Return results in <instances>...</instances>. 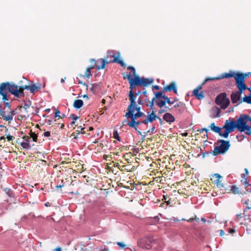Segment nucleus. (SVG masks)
Here are the masks:
<instances>
[{
	"label": "nucleus",
	"instance_id": "1",
	"mask_svg": "<svg viewBox=\"0 0 251 251\" xmlns=\"http://www.w3.org/2000/svg\"><path fill=\"white\" fill-rule=\"evenodd\" d=\"M107 56L113 57V60L110 61H107L106 58H100L97 60V62H100L101 63V66H97L96 69L100 70L101 69H104L105 67L106 64L109 63H118L120 64L122 67H126V64L123 62L122 60L119 59L118 57L116 56L113 51L112 50H109L107 51Z\"/></svg>",
	"mask_w": 251,
	"mask_h": 251
},
{
	"label": "nucleus",
	"instance_id": "2",
	"mask_svg": "<svg viewBox=\"0 0 251 251\" xmlns=\"http://www.w3.org/2000/svg\"><path fill=\"white\" fill-rule=\"evenodd\" d=\"M8 92H10L15 97L16 95L18 96L17 85L9 82L0 83V95L7 94Z\"/></svg>",
	"mask_w": 251,
	"mask_h": 251
},
{
	"label": "nucleus",
	"instance_id": "3",
	"mask_svg": "<svg viewBox=\"0 0 251 251\" xmlns=\"http://www.w3.org/2000/svg\"><path fill=\"white\" fill-rule=\"evenodd\" d=\"M215 103L219 105L221 109H225L230 104V100L226 97V93H221L215 99Z\"/></svg>",
	"mask_w": 251,
	"mask_h": 251
},
{
	"label": "nucleus",
	"instance_id": "4",
	"mask_svg": "<svg viewBox=\"0 0 251 251\" xmlns=\"http://www.w3.org/2000/svg\"><path fill=\"white\" fill-rule=\"evenodd\" d=\"M154 241L152 236L144 237L138 241V245L140 248L150 250L152 248V243Z\"/></svg>",
	"mask_w": 251,
	"mask_h": 251
},
{
	"label": "nucleus",
	"instance_id": "5",
	"mask_svg": "<svg viewBox=\"0 0 251 251\" xmlns=\"http://www.w3.org/2000/svg\"><path fill=\"white\" fill-rule=\"evenodd\" d=\"M248 116L246 115H242L237 120L236 122V128L241 132H244L247 129L249 128V126L247 124L248 120L247 118Z\"/></svg>",
	"mask_w": 251,
	"mask_h": 251
},
{
	"label": "nucleus",
	"instance_id": "6",
	"mask_svg": "<svg viewBox=\"0 0 251 251\" xmlns=\"http://www.w3.org/2000/svg\"><path fill=\"white\" fill-rule=\"evenodd\" d=\"M153 82L154 79L152 78H145L144 77H140L139 76H135L134 84L139 87H146L153 83Z\"/></svg>",
	"mask_w": 251,
	"mask_h": 251
},
{
	"label": "nucleus",
	"instance_id": "7",
	"mask_svg": "<svg viewBox=\"0 0 251 251\" xmlns=\"http://www.w3.org/2000/svg\"><path fill=\"white\" fill-rule=\"evenodd\" d=\"M218 142L221 143L219 146H217L214 149V151L217 154H223L226 152L230 147V143L229 141H225L224 140H219Z\"/></svg>",
	"mask_w": 251,
	"mask_h": 251
},
{
	"label": "nucleus",
	"instance_id": "8",
	"mask_svg": "<svg viewBox=\"0 0 251 251\" xmlns=\"http://www.w3.org/2000/svg\"><path fill=\"white\" fill-rule=\"evenodd\" d=\"M145 114L141 112H137L135 114L133 111V105L132 104H129L127 107V112L126 113L125 117L127 118H130V119L136 120L137 118L145 116Z\"/></svg>",
	"mask_w": 251,
	"mask_h": 251
},
{
	"label": "nucleus",
	"instance_id": "9",
	"mask_svg": "<svg viewBox=\"0 0 251 251\" xmlns=\"http://www.w3.org/2000/svg\"><path fill=\"white\" fill-rule=\"evenodd\" d=\"M132 87H129V91L128 92V98L129 100L130 101L129 104H133L134 103V101H135V100L136 99L137 96H139L140 94H142V92L140 90H138L137 92H134V88L136 87H139L138 85H133L132 86Z\"/></svg>",
	"mask_w": 251,
	"mask_h": 251
},
{
	"label": "nucleus",
	"instance_id": "10",
	"mask_svg": "<svg viewBox=\"0 0 251 251\" xmlns=\"http://www.w3.org/2000/svg\"><path fill=\"white\" fill-rule=\"evenodd\" d=\"M90 62L92 63H93V65L89 66L86 69L84 75H81V76L89 78L92 75L91 71L94 68L96 69L97 66H100L97 64L99 62H97V60L96 61L94 59H91L90 60Z\"/></svg>",
	"mask_w": 251,
	"mask_h": 251
},
{
	"label": "nucleus",
	"instance_id": "11",
	"mask_svg": "<svg viewBox=\"0 0 251 251\" xmlns=\"http://www.w3.org/2000/svg\"><path fill=\"white\" fill-rule=\"evenodd\" d=\"M223 128L231 132L234 131L235 128H236V122L234 120H232L231 121L226 120L225 122Z\"/></svg>",
	"mask_w": 251,
	"mask_h": 251
},
{
	"label": "nucleus",
	"instance_id": "12",
	"mask_svg": "<svg viewBox=\"0 0 251 251\" xmlns=\"http://www.w3.org/2000/svg\"><path fill=\"white\" fill-rule=\"evenodd\" d=\"M157 115L155 114V112L152 111L151 113L149 114L145 120L142 121V123L145 125H147L148 123H152L156 119H157Z\"/></svg>",
	"mask_w": 251,
	"mask_h": 251
},
{
	"label": "nucleus",
	"instance_id": "13",
	"mask_svg": "<svg viewBox=\"0 0 251 251\" xmlns=\"http://www.w3.org/2000/svg\"><path fill=\"white\" fill-rule=\"evenodd\" d=\"M29 86L25 85L22 86H18L17 85V91H18V96H15V98H21L24 97L25 96V93L24 91L25 89L29 90Z\"/></svg>",
	"mask_w": 251,
	"mask_h": 251
},
{
	"label": "nucleus",
	"instance_id": "14",
	"mask_svg": "<svg viewBox=\"0 0 251 251\" xmlns=\"http://www.w3.org/2000/svg\"><path fill=\"white\" fill-rule=\"evenodd\" d=\"M141 124H143L142 123V121H136V120L131 119L130 122H128L127 125L130 127L135 129L136 131L139 130L138 129V127L139 125Z\"/></svg>",
	"mask_w": 251,
	"mask_h": 251
},
{
	"label": "nucleus",
	"instance_id": "15",
	"mask_svg": "<svg viewBox=\"0 0 251 251\" xmlns=\"http://www.w3.org/2000/svg\"><path fill=\"white\" fill-rule=\"evenodd\" d=\"M201 88L202 86L199 85L193 91V94L197 98V99L199 100H202L204 97V95L202 92H199V90H201Z\"/></svg>",
	"mask_w": 251,
	"mask_h": 251
},
{
	"label": "nucleus",
	"instance_id": "16",
	"mask_svg": "<svg viewBox=\"0 0 251 251\" xmlns=\"http://www.w3.org/2000/svg\"><path fill=\"white\" fill-rule=\"evenodd\" d=\"M248 75V74H243L240 73H236L234 75V78L235 79L236 82H244L245 77Z\"/></svg>",
	"mask_w": 251,
	"mask_h": 251
},
{
	"label": "nucleus",
	"instance_id": "17",
	"mask_svg": "<svg viewBox=\"0 0 251 251\" xmlns=\"http://www.w3.org/2000/svg\"><path fill=\"white\" fill-rule=\"evenodd\" d=\"M131 74L130 73L125 74V73L123 74V78L124 79H127L128 80L129 87H132L134 84V81H135V76L133 77H131Z\"/></svg>",
	"mask_w": 251,
	"mask_h": 251
},
{
	"label": "nucleus",
	"instance_id": "18",
	"mask_svg": "<svg viewBox=\"0 0 251 251\" xmlns=\"http://www.w3.org/2000/svg\"><path fill=\"white\" fill-rule=\"evenodd\" d=\"M242 94H240L238 92H233L231 95V100L232 103H237L240 100V96Z\"/></svg>",
	"mask_w": 251,
	"mask_h": 251
},
{
	"label": "nucleus",
	"instance_id": "19",
	"mask_svg": "<svg viewBox=\"0 0 251 251\" xmlns=\"http://www.w3.org/2000/svg\"><path fill=\"white\" fill-rule=\"evenodd\" d=\"M164 91H164V90L163 89V90L157 92H154L153 93L154 94V97L153 98V100H155L159 99H162L164 100V99L166 97L165 95H163V93L164 92Z\"/></svg>",
	"mask_w": 251,
	"mask_h": 251
},
{
	"label": "nucleus",
	"instance_id": "20",
	"mask_svg": "<svg viewBox=\"0 0 251 251\" xmlns=\"http://www.w3.org/2000/svg\"><path fill=\"white\" fill-rule=\"evenodd\" d=\"M163 119L166 122L170 123L174 122L175 120V117L169 113H165L163 116Z\"/></svg>",
	"mask_w": 251,
	"mask_h": 251
},
{
	"label": "nucleus",
	"instance_id": "21",
	"mask_svg": "<svg viewBox=\"0 0 251 251\" xmlns=\"http://www.w3.org/2000/svg\"><path fill=\"white\" fill-rule=\"evenodd\" d=\"M4 109H2L1 106L0 107V114L3 118L4 120L6 121H11L13 120V117L11 115H5V112L4 111Z\"/></svg>",
	"mask_w": 251,
	"mask_h": 251
},
{
	"label": "nucleus",
	"instance_id": "22",
	"mask_svg": "<svg viewBox=\"0 0 251 251\" xmlns=\"http://www.w3.org/2000/svg\"><path fill=\"white\" fill-rule=\"evenodd\" d=\"M236 84L239 90L238 92L240 94H242L243 91L247 88L244 82L237 83Z\"/></svg>",
	"mask_w": 251,
	"mask_h": 251
},
{
	"label": "nucleus",
	"instance_id": "23",
	"mask_svg": "<svg viewBox=\"0 0 251 251\" xmlns=\"http://www.w3.org/2000/svg\"><path fill=\"white\" fill-rule=\"evenodd\" d=\"M176 87V83L172 82L169 85H167L163 88V90L166 92H170L173 91Z\"/></svg>",
	"mask_w": 251,
	"mask_h": 251
},
{
	"label": "nucleus",
	"instance_id": "24",
	"mask_svg": "<svg viewBox=\"0 0 251 251\" xmlns=\"http://www.w3.org/2000/svg\"><path fill=\"white\" fill-rule=\"evenodd\" d=\"M230 190L233 192V193L235 195L236 194H241L242 195H244L246 194V192H240L239 190V188L237 187L236 185H233L231 186Z\"/></svg>",
	"mask_w": 251,
	"mask_h": 251
},
{
	"label": "nucleus",
	"instance_id": "25",
	"mask_svg": "<svg viewBox=\"0 0 251 251\" xmlns=\"http://www.w3.org/2000/svg\"><path fill=\"white\" fill-rule=\"evenodd\" d=\"M178 192L179 194L181 195L184 197V198L187 200V196H188V190H187L185 188H182L179 189L178 190Z\"/></svg>",
	"mask_w": 251,
	"mask_h": 251
},
{
	"label": "nucleus",
	"instance_id": "26",
	"mask_svg": "<svg viewBox=\"0 0 251 251\" xmlns=\"http://www.w3.org/2000/svg\"><path fill=\"white\" fill-rule=\"evenodd\" d=\"M83 105V101L81 100H75L73 106L76 109L81 108Z\"/></svg>",
	"mask_w": 251,
	"mask_h": 251
},
{
	"label": "nucleus",
	"instance_id": "27",
	"mask_svg": "<svg viewBox=\"0 0 251 251\" xmlns=\"http://www.w3.org/2000/svg\"><path fill=\"white\" fill-rule=\"evenodd\" d=\"M155 103L159 107L162 108L163 107L165 106L166 104V100H160L157 99L155 100Z\"/></svg>",
	"mask_w": 251,
	"mask_h": 251
},
{
	"label": "nucleus",
	"instance_id": "28",
	"mask_svg": "<svg viewBox=\"0 0 251 251\" xmlns=\"http://www.w3.org/2000/svg\"><path fill=\"white\" fill-rule=\"evenodd\" d=\"M234 73L232 72V71H230L228 73H224L222 74V75L219 76L220 79L224 78H228L234 76Z\"/></svg>",
	"mask_w": 251,
	"mask_h": 251
},
{
	"label": "nucleus",
	"instance_id": "29",
	"mask_svg": "<svg viewBox=\"0 0 251 251\" xmlns=\"http://www.w3.org/2000/svg\"><path fill=\"white\" fill-rule=\"evenodd\" d=\"M3 191L7 195V196L10 198L14 197V193L11 189L9 188H6L3 189Z\"/></svg>",
	"mask_w": 251,
	"mask_h": 251
},
{
	"label": "nucleus",
	"instance_id": "30",
	"mask_svg": "<svg viewBox=\"0 0 251 251\" xmlns=\"http://www.w3.org/2000/svg\"><path fill=\"white\" fill-rule=\"evenodd\" d=\"M210 127L212 130L218 134L220 133V132L221 131L220 127L215 126L214 123L211 124Z\"/></svg>",
	"mask_w": 251,
	"mask_h": 251
},
{
	"label": "nucleus",
	"instance_id": "31",
	"mask_svg": "<svg viewBox=\"0 0 251 251\" xmlns=\"http://www.w3.org/2000/svg\"><path fill=\"white\" fill-rule=\"evenodd\" d=\"M21 146L24 149L26 150H28L31 148L30 143L22 142L21 143Z\"/></svg>",
	"mask_w": 251,
	"mask_h": 251
},
{
	"label": "nucleus",
	"instance_id": "32",
	"mask_svg": "<svg viewBox=\"0 0 251 251\" xmlns=\"http://www.w3.org/2000/svg\"><path fill=\"white\" fill-rule=\"evenodd\" d=\"M91 87L90 88V90L91 92H92L93 93L95 94L96 93V89L99 86V84L98 83H93L91 84Z\"/></svg>",
	"mask_w": 251,
	"mask_h": 251
},
{
	"label": "nucleus",
	"instance_id": "33",
	"mask_svg": "<svg viewBox=\"0 0 251 251\" xmlns=\"http://www.w3.org/2000/svg\"><path fill=\"white\" fill-rule=\"evenodd\" d=\"M29 134L30 137L32 138V140L34 142H37L38 136L35 134V132H32V130H30Z\"/></svg>",
	"mask_w": 251,
	"mask_h": 251
},
{
	"label": "nucleus",
	"instance_id": "34",
	"mask_svg": "<svg viewBox=\"0 0 251 251\" xmlns=\"http://www.w3.org/2000/svg\"><path fill=\"white\" fill-rule=\"evenodd\" d=\"M243 101L247 102V103L251 104V95L249 96H245L243 98Z\"/></svg>",
	"mask_w": 251,
	"mask_h": 251
},
{
	"label": "nucleus",
	"instance_id": "35",
	"mask_svg": "<svg viewBox=\"0 0 251 251\" xmlns=\"http://www.w3.org/2000/svg\"><path fill=\"white\" fill-rule=\"evenodd\" d=\"M149 102V100L147 98H145L144 100H143L141 97L139 98L137 103L138 104L143 105L145 102Z\"/></svg>",
	"mask_w": 251,
	"mask_h": 251
},
{
	"label": "nucleus",
	"instance_id": "36",
	"mask_svg": "<svg viewBox=\"0 0 251 251\" xmlns=\"http://www.w3.org/2000/svg\"><path fill=\"white\" fill-rule=\"evenodd\" d=\"M137 131V133L138 134L142 136V140H145V137H146V136L147 135V133L150 132V130H149L147 132H141L139 130H138V131Z\"/></svg>",
	"mask_w": 251,
	"mask_h": 251
},
{
	"label": "nucleus",
	"instance_id": "37",
	"mask_svg": "<svg viewBox=\"0 0 251 251\" xmlns=\"http://www.w3.org/2000/svg\"><path fill=\"white\" fill-rule=\"evenodd\" d=\"M113 138L116 139L119 141H121V137L119 135L118 132L117 130H114L113 133Z\"/></svg>",
	"mask_w": 251,
	"mask_h": 251
},
{
	"label": "nucleus",
	"instance_id": "38",
	"mask_svg": "<svg viewBox=\"0 0 251 251\" xmlns=\"http://www.w3.org/2000/svg\"><path fill=\"white\" fill-rule=\"evenodd\" d=\"M29 90H30V92L31 93L34 94L35 92H37V88L36 87V84H33L30 86H29Z\"/></svg>",
	"mask_w": 251,
	"mask_h": 251
},
{
	"label": "nucleus",
	"instance_id": "39",
	"mask_svg": "<svg viewBox=\"0 0 251 251\" xmlns=\"http://www.w3.org/2000/svg\"><path fill=\"white\" fill-rule=\"evenodd\" d=\"M229 133H230V131L226 129L224 133H222L220 131V133H219V134L220 136L224 137V138H226L228 137Z\"/></svg>",
	"mask_w": 251,
	"mask_h": 251
},
{
	"label": "nucleus",
	"instance_id": "40",
	"mask_svg": "<svg viewBox=\"0 0 251 251\" xmlns=\"http://www.w3.org/2000/svg\"><path fill=\"white\" fill-rule=\"evenodd\" d=\"M213 111L216 112V115L214 116L215 117H220V114L221 112L220 109L218 107H215L213 108Z\"/></svg>",
	"mask_w": 251,
	"mask_h": 251
},
{
	"label": "nucleus",
	"instance_id": "41",
	"mask_svg": "<svg viewBox=\"0 0 251 251\" xmlns=\"http://www.w3.org/2000/svg\"><path fill=\"white\" fill-rule=\"evenodd\" d=\"M154 102H155V100H153V99H152L151 101H150L149 100V102H146V105L147 106H149L150 107V108L151 109H152L153 108Z\"/></svg>",
	"mask_w": 251,
	"mask_h": 251
},
{
	"label": "nucleus",
	"instance_id": "42",
	"mask_svg": "<svg viewBox=\"0 0 251 251\" xmlns=\"http://www.w3.org/2000/svg\"><path fill=\"white\" fill-rule=\"evenodd\" d=\"M133 105V111L136 110L137 112L141 111V107L137 105L136 101H134V103L132 104Z\"/></svg>",
	"mask_w": 251,
	"mask_h": 251
},
{
	"label": "nucleus",
	"instance_id": "43",
	"mask_svg": "<svg viewBox=\"0 0 251 251\" xmlns=\"http://www.w3.org/2000/svg\"><path fill=\"white\" fill-rule=\"evenodd\" d=\"M219 79H220L219 76H218L217 77H208L205 79V80H204L203 84H204V83H206V82L210 81V80H219Z\"/></svg>",
	"mask_w": 251,
	"mask_h": 251
},
{
	"label": "nucleus",
	"instance_id": "44",
	"mask_svg": "<svg viewBox=\"0 0 251 251\" xmlns=\"http://www.w3.org/2000/svg\"><path fill=\"white\" fill-rule=\"evenodd\" d=\"M214 183L217 185V186L220 188L224 187L223 184L221 183V181H220V179H217L214 181Z\"/></svg>",
	"mask_w": 251,
	"mask_h": 251
},
{
	"label": "nucleus",
	"instance_id": "45",
	"mask_svg": "<svg viewBox=\"0 0 251 251\" xmlns=\"http://www.w3.org/2000/svg\"><path fill=\"white\" fill-rule=\"evenodd\" d=\"M199 218H197L196 216L195 215L194 217H191L190 218H189V223L190 222H193L194 221H196V223H199Z\"/></svg>",
	"mask_w": 251,
	"mask_h": 251
},
{
	"label": "nucleus",
	"instance_id": "46",
	"mask_svg": "<svg viewBox=\"0 0 251 251\" xmlns=\"http://www.w3.org/2000/svg\"><path fill=\"white\" fill-rule=\"evenodd\" d=\"M127 69L129 70H131L132 73V75H133V76H138V75H137L136 74V70H135V69L132 67V66H128L127 67Z\"/></svg>",
	"mask_w": 251,
	"mask_h": 251
},
{
	"label": "nucleus",
	"instance_id": "47",
	"mask_svg": "<svg viewBox=\"0 0 251 251\" xmlns=\"http://www.w3.org/2000/svg\"><path fill=\"white\" fill-rule=\"evenodd\" d=\"M35 217L34 214L33 213H29L27 216H25L22 218V220L24 221L26 218H33Z\"/></svg>",
	"mask_w": 251,
	"mask_h": 251
},
{
	"label": "nucleus",
	"instance_id": "48",
	"mask_svg": "<svg viewBox=\"0 0 251 251\" xmlns=\"http://www.w3.org/2000/svg\"><path fill=\"white\" fill-rule=\"evenodd\" d=\"M164 100H166V103H167L169 105H171L174 103L176 100H174L173 101H171L170 98H168V97H166Z\"/></svg>",
	"mask_w": 251,
	"mask_h": 251
},
{
	"label": "nucleus",
	"instance_id": "49",
	"mask_svg": "<svg viewBox=\"0 0 251 251\" xmlns=\"http://www.w3.org/2000/svg\"><path fill=\"white\" fill-rule=\"evenodd\" d=\"M169 110V108L167 106H165L164 109H161L158 111V114H161L163 113H164Z\"/></svg>",
	"mask_w": 251,
	"mask_h": 251
},
{
	"label": "nucleus",
	"instance_id": "50",
	"mask_svg": "<svg viewBox=\"0 0 251 251\" xmlns=\"http://www.w3.org/2000/svg\"><path fill=\"white\" fill-rule=\"evenodd\" d=\"M7 94H3V95H0L2 96V98L1 100L2 101V103L4 102L6 100H8V98L7 97Z\"/></svg>",
	"mask_w": 251,
	"mask_h": 251
},
{
	"label": "nucleus",
	"instance_id": "51",
	"mask_svg": "<svg viewBox=\"0 0 251 251\" xmlns=\"http://www.w3.org/2000/svg\"><path fill=\"white\" fill-rule=\"evenodd\" d=\"M244 186H245V188L246 189L247 188L249 187V186H251V184H250L248 181H247V178H245V180H244Z\"/></svg>",
	"mask_w": 251,
	"mask_h": 251
},
{
	"label": "nucleus",
	"instance_id": "52",
	"mask_svg": "<svg viewBox=\"0 0 251 251\" xmlns=\"http://www.w3.org/2000/svg\"><path fill=\"white\" fill-rule=\"evenodd\" d=\"M76 79H77V81L78 84H82L83 86H84L86 87V89H88V85L86 83H83L81 80L78 79L77 78H76Z\"/></svg>",
	"mask_w": 251,
	"mask_h": 251
},
{
	"label": "nucleus",
	"instance_id": "53",
	"mask_svg": "<svg viewBox=\"0 0 251 251\" xmlns=\"http://www.w3.org/2000/svg\"><path fill=\"white\" fill-rule=\"evenodd\" d=\"M55 113H54V117L55 118H56V117H59L60 118V115H59V114H60V111L59 110L57 109H55Z\"/></svg>",
	"mask_w": 251,
	"mask_h": 251
},
{
	"label": "nucleus",
	"instance_id": "54",
	"mask_svg": "<svg viewBox=\"0 0 251 251\" xmlns=\"http://www.w3.org/2000/svg\"><path fill=\"white\" fill-rule=\"evenodd\" d=\"M70 118H72L74 120V121H76L78 119V117L74 114H72L70 115Z\"/></svg>",
	"mask_w": 251,
	"mask_h": 251
},
{
	"label": "nucleus",
	"instance_id": "55",
	"mask_svg": "<svg viewBox=\"0 0 251 251\" xmlns=\"http://www.w3.org/2000/svg\"><path fill=\"white\" fill-rule=\"evenodd\" d=\"M246 134H247V135H251V127L249 126V128H247V129H246Z\"/></svg>",
	"mask_w": 251,
	"mask_h": 251
},
{
	"label": "nucleus",
	"instance_id": "56",
	"mask_svg": "<svg viewBox=\"0 0 251 251\" xmlns=\"http://www.w3.org/2000/svg\"><path fill=\"white\" fill-rule=\"evenodd\" d=\"M117 245L122 248H124L126 246V245L123 242H117Z\"/></svg>",
	"mask_w": 251,
	"mask_h": 251
},
{
	"label": "nucleus",
	"instance_id": "57",
	"mask_svg": "<svg viewBox=\"0 0 251 251\" xmlns=\"http://www.w3.org/2000/svg\"><path fill=\"white\" fill-rule=\"evenodd\" d=\"M23 139L25 140V141L24 142L30 143L29 140V137L28 136H24Z\"/></svg>",
	"mask_w": 251,
	"mask_h": 251
},
{
	"label": "nucleus",
	"instance_id": "58",
	"mask_svg": "<svg viewBox=\"0 0 251 251\" xmlns=\"http://www.w3.org/2000/svg\"><path fill=\"white\" fill-rule=\"evenodd\" d=\"M142 94L145 96L146 98L148 99L147 92L145 88H143V91L142 92Z\"/></svg>",
	"mask_w": 251,
	"mask_h": 251
},
{
	"label": "nucleus",
	"instance_id": "59",
	"mask_svg": "<svg viewBox=\"0 0 251 251\" xmlns=\"http://www.w3.org/2000/svg\"><path fill=\"white\" fill-rule=\"evenodd\" d=\"M29 104L25 103L24 105L23 106V108H24L25 109H26L27 108H29L31 104V102L29 101Z\"/></svg>",
	"mask_w": 251,
	"mask_h": 251
},
{
	"label": "nucleus",
	"instance_id": "60",
	"mask_svg": "<svg viewBox=\"0 0 251 251\" xmlns=\"http://www.w3.org/2000/svg\"><path fill=\"white\" fill-rule=\"evenodd\" d=\"M6 138L8 141H12L15 139V137L11 135H8Z\"/></svg>",
	"mask_w": 251,
	"mask_h": 251
},
{
	"label": "nucleus",
	"instance_id": "61",
	"mask_svg": "<svg viewBox=\"0 0 251 251\" xmlns=\"http://www.w3.org/2000/svg\"><path fill=\"white\" fill-rule=\"evenodd\" d=\"M43 135L45 137H49L50 135V131H46L43 133Z\"/></svg>",
	"mask_w": 251,
	"mask_h": 251
},
{
	"label": "nucleus",
	"instance_id": "62",
	"mask_svg": "<svg viewBox=\"0 0 251 251\" xmlns=\"http://www.w3.org/2000/svg\"><path fill=\"white\" fill-rule=\"evenodd\" d=\"M15 114H16V113H15V111L14 110L10 109V111L9 112L8 115H11V116L13 117V116L14 115H15Z\"/></svg>",
	"mask_w": 251,
	"mask_h": 251
},
{
	"label": "nucleus",
	"instance_id": "63",
	"mask_svg": "<svg viewBox=\"0 0 251 251\" xmlns=\"http://www.w3.org/2000/svg\"><path fill=\"white\" fill-rule=\"evenodd\" d=\"M160 89V87L158 85H153L152 87V89L153 90H159Z\"/></svg>",
	"mask_w": 251,
	"mask_h": 251
},
{
	"label": "nucleus",
	"instance_id": "64",
	"mask_svg": "<svg viewBox=\"0 0 251 251\" xmlns=\"http://www.w3.org/2000/svg\"><path fill=\"white\" fill-rule=\"evenodd\" d=\"M214 176H215V177L217 178V179H220V178L222 177V176L219 174H215L214 175Z\"/></svg>",
	"mask_w": 251,
	"mask_h": 251
}]
</instances>
